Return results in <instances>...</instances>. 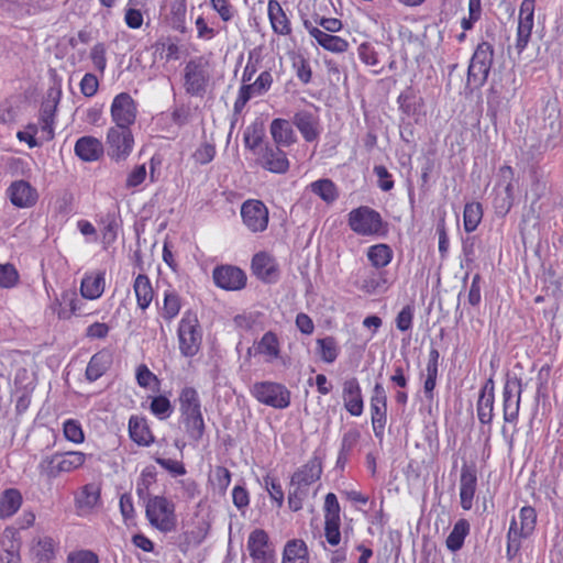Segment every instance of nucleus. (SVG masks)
Returning a JSON list of instances; mask_svg holds the SVG:
<instances>
[{"mask_svg": "<svg viewBox=\"0 0 563 563\" xmlns=\"http://www.w3.org/2000/svg\"><path fill=\"white\" fill-rule=\"evenodd\" d=\"M55 0H14L7 9L20 18L36 15L55 8Z\"/></svg>", "mask_w": 563, "mask_h": 563, "instance_id": "23", "label": "nucleus"}, {"mask_svg": "<svg viewBox=\"0 0 563 563\" xmlns=\"http://www.w3.org/2000/svg\"><path fill=\"white\" fill-rule=\"evenodd\" d=\"M181 301L179 295L175 290H166L164 294L163 308L161 310L162 317L166 321L173 320L180 310Z\"/></svg>", "mask_w": 563, "mask_h": 563, "instance_id": "45", "label": "nucleus"}, {"mask_svg": "<svg viewBox=\"0 0 563 563\" xmlns=\"http://www.w3.org/2000/svg\"><path fill=\"white\" fill-rule=\"evenodd\" d=\"M36 558L40 561H51L55 555V543L51 537H44L36 543Z\"/></svg>", "mask_w": 563, "mask_h": 563, "instance_id": "56", "label": "nucleus"}, {"mask_svg": "<svg viewBox=\"0 0 563 563\" xmlns=\"http://www.w3.org/2000/svg\"><path fill=\"white\" fill-rule=\"evenodd\" d=\"M324 521L341 522L340 504L333 493H328L324 498Z\"/></svg>", "mask_w": 563, "mask_h": 563, "instance_id": "54", "label": "nucleus"}, {"mask_svg": "<svg viewBox=\"0 0 563 563\" xmlns=\"http://www.w3.org/2000/svg\"><path fill=\"white\" fill-rule=\"evenodd\" d=\"M357 54L358 58L362 63H364L367 66H377L379 64L378 54L375 49V47L371 43H362L357 47Z\"/></svg>", "mask_w": 563, "mask_h": 563, "instance_id": "62", "label": "nucleus"}, {"mask_svg": "<svg viewBox=\"0 0 563 563\" xmlns=\"http://www.w3.org/2000/svg\"><path fill=\"white\" fill-rule=\"evenodd\" d=\"M210 5L223 22H230L236 15V9L230 0H210Z\"/></svg>", "mask_w": 563, "mask_h": 563, "instance_id": "55", "label": "nucleus"}, {"mask_svg": "<svg viewBox=\"0 0 563 563\" xmlns=\"http://www.w3.org/2000/svg\"><path fill=\"white\" fill-rule=\"evenodd\" d=\"M7 196L13 206L22 209L33 207L38 199L37 190L23 179L11 183Z\"/></svg>", "mask_w": 563, "mask_h": 563, "instance_id": "20", "label": "nucleus"}, {"mask_svg": "<svg viewBox=\"0 0 563 563\" xmlns=\"http://www.w3.org/2000/svg\"><path fill=\"white\" fill-rule=\"evenodd\" d=\"M41 476L52 481L62 474L57 453L44 456L37 465Z\"/></svg>", "mask_w": 563, "mask_h": 563, "instance_id": "47", "label": "nucleus"}, {"mask_svg": "<svg viewBox=\"0 0 563 563\" xmlns=\"http://www.w3.org/2000/svg\"><path fill=\"white\" fill-rule=\"evenodd\" d=\"M477 486L476 471L473 467L464 465L460 477V499L464 510L473 507V499Z\"/></svg>", "mask_w": 563, "mask_h": 563, "instance_id": "24", "label": "nucleus"}, {"mask_svg": "<svg viewBox=\"0 0 563 563\" xmlns=\"http://www.w3.org/2000/svg\"><path fill=\"white\" fill-rule=\"evenodd\" d=\"M292 487L288 494V506L292 511L302 509V503L309 494V489L298 485H290Z\"/></svg>", "mask_w": 563, "mask_h": 563, "instance_id": "59", "label": "nucleus"}, {"mask_svg": "<svg viewBox=\"0 0 563 563\" xmlns=\"http://www.w3.org/2000/svg\"><path fill=\"white\" fill-rule=\"evenodd\" d=\"M494 404L495 383L490 377L481 388L476 404L477 418L482 424H492L494 419Z\"/></svg>", "mask_w": 563, "mask_h": 563, "instance_id": "21", "label": "nucleus"}, {"mask_svg": "<svg viewBox=\"0 0 563 563\" xmlns=\"http://www.w3.org/2000/svg\"><path fill=\"white\" fill-rule=\"evenodd\" d=\"M67 563H99V556L91 550H76L68 553Z\"/></svg>", "mask_w": 563, "mask_h": 563, "instance_id": "64", "label": "nucleus"}, {"mask_svg": "<svg viewBox=\"0 0 563 563\" xmlns=\"http://www.w3.org/2000/svg\"><path fill=\"white\" fill-rule=\"evenodd\" d=\"M255 353L265 357L266 363H273L280 357V342L276 333L267 331L255 344Z\"/></svg>", "mask_w": 563, "mask_h": 563, "instance_id": "29", "label": "nucleus"}, {"mask_svg": "<svg viewBox=\"0 0 563 563\" xmlns=\"http://www.w3.org/2000/svg\"><path fill=\"white\" fill-rule=\"evenodd\" d=\"M494 57L493 45L488 42H482L477 45L468 66L467 84L474 87H481L487 80Z\"/></svg>", "mask_w": 563, "mask_h": 563, "instance_id": "5", "label": "nucleus"}, {"mask_svg": "<svg viewBox=\"0 0 563 563\" xmlns=\"http://www.w3.org/2000/svg\"><path fill=\"white\" fill-rule=\"evenodd\" d=\"M263 132L257 126H249L244 132V144L245 147L253 151L256 155V152L263 147L262 145Z\"/></svg>", "mask_w": 563, "mask_h": 563, "instance_id": "58", "label": "nucleus"}, {"mask_svg": "<svg viewBox=\"0 0 563 563\" xmlns=\"http://www.w3.org/2000/svg\"><path fill=\"white\" fill-rule=\"evenodd\" d=\"M93 68L103 74L107 67V47L104 43L95 44L89 53Z\"/></svg>", "mask_w": 563, "mask_h": 563, "instance_id": "52", "label": "nucleus"}, {"mask_svg": "<svg viewBox=\"0 0 563 563\" xmlns=\"http://www.w3.org/2000/svg\"><path fill=\"white\" fill-rule=\"evenodd\" d=\"M269 131L275 145L288 147L296 142V134L287 120L274 119Z\"/></svg>", "mask_w": 563, "mask_h": 563, "instance_id": "31", "label": "nucleus"}, {"mask_svg": "<svg viewBox=\"0 0 563 563\" xmlns=\"http://www.w3.org/2000/svg\"><path fill=\"white\" fill-rule=\"evenodd\" d=\"M106 143L108 147V156L111 159L115 162L125 161L134 147V136L131 128H109Z\"/></svg>", "mask_w": 563, "mask_h": 563, "instance_id": "6", "label": "nucleus"}, {"mask_svg": "<svg viewBox=\"0 0 563 563\" xmlns=\"http://www.w3.org/2000/svg\"><path fill=\"white\" fill-rule=\"evenodd\" d=\"M65 438L74 443H81L85 440L84 431L79 421L67 419L63 424Z\"/></svg>", "mask_w": 563, "mask_h": 563, "instance_id": "53", "label": "nucleus"}, {"mask_svg": "<svg viewBox=\"0 0 563 563\" xmlns=\"http://www.w3.org/2000/svg\"><path fill=\"white\" fill-rule=\"evenodd\" d=\"M318 352L325 363H333L339 356V346L333 336H325L317 340Z\"/></svg>", "mask_w": 563, "mask_h": 563, "instance_id": "46", "label": "nucleus"}, {"mask_svg": "<svg viewBox=\"0 0 563 563\" xmlns=\"http://www.w3.org/2000/svg\"><path fill=\"white\" fill-rule=\"evenodd\" d=\"M74 151L81 161L96 162L103 155V144L99 139L86 135L76 141Z\"/></svg>", "mask_w": 563, "mask_h": 563, "instance_id": "26", "label": "nucleus"}, {"mask_svg": "<svg viewBox=\"0 0 563 563\" xmlns=\"http://www.w3.org/2000/svg\"><path fill=\"white\" fill-rule=\"evenodd\" d=\"M206 62L200 58L190 59L185 66V89L191 96H201L206 91L208 71Z\"/></svg>", "mask_w": 563, "mask_h": 563, "instance_id": "12", "label": "nucleus"}, {"mask_svg": "<svg viewBox=\"0 0 563 563\" xmlns=\"http://www.w3.org/2000/svg\"><path fill=\"white\" fill-rule=\"evenodd\" d=\"M246 548L254 563H276L275 550L264 529H254L249 534Z\"/></svg>", "mask_w": 563, "mask_h": 563, "instance_id": "11", "label": "nucleus"}, {"mask_svg": "<svg viewBox=\"0 0 563 563\" xmlns=\"http://www.w3.org/2000/svg\"><path fill=\"white\" fill-rule=\"evenodd\" d=\"M211 482L223 494L231 483V472L224 466H216L211 474Z\"/></svg>", "mask_w": 563, "mask_h": 563, "instance_id": "57", "label": "nucleus"}, {"mask_svg": "<svg viewBox=\"0 0 563 563\" xmlns=\"http://www.w3.org/2000/svg\"><path fill=\"white\" fill-rule=\"evenodd\" d=\"M57 456L62 473L73 472L81 467L86 462V454L78 451L57 453Z\"/></svg>", "mask_w": 563, "mask_h": 563, "instance_id": "44", "label": "nucleus"}, {"mask_svg": "<svg viewBox=\"0 0 563 563\" xmlns=\"http://www.w3.org/2000/svg\"><path fill=\"white\" fill-rule=\"evenodd\" d=\"M522 379L517 376H507L503 389V411L505 422L516 423L519 417Z\"/></svg>", "mask_w": 563, "mask_h": 563, "instance_id": "7", "label": "nucleus"}, {"mask_svg": "<svg viewBox=\"0 0 563 563\" xmlns=\"http://www.w3.org/2000/svg\"><path fill=\"white\" fill-rule=\"evenodd\" d=\"M294 124L307 142H312L319 136L318 118L310 111L297 112L294 117Z\"/></svg>", "mask_w": 563, "mask_h": 563, "instance_id": "30", "label": "nucleus"}, {"mask_svg": "<svg viewBox=\"0 0 563 563\" xmlns=\"http://www.w3.org/2000/svg\"><path fill=\"white\" fill-rule=\"evenodd\" d=\"M251 394L258 402L275 409H285L291 401L290 390L276 382H256L251 387Z\"/></svg>", "mask_w": 563, "mask_h": 563, "instance_id": "4", "label": "nucleus"}, {"mask_svg": "<svg viewBox=\"0 0 563 563\" xmlns=\"http://www.w3.org/2000/svg\"><path fill=\"white\" fill-rule=\"evenodd\" d=\"M179 351L186 357L195 356L202 343V330L197 314L192 311H186L178 324L177 330Z\"/></svg>", "mask_w": 563, "mask_h": 563, "instance_id": "2", "label": "nucleus"}, {"mask_svg": "<svg viewBox=\"0 0 563 563\" xmlns=\"http://www.w3.org/2000/svg\"><path fill=\"white\" fill-rule=\"evenodd\" d=\"M351 229L362 235L377 234L383 225L380 214L374 209L363 206L349 213Z\"/></svg>", "mask_w": 563, "mask_h": 563, "instance_id": "9", "label": "nucleus"}, {"mask_svg": "<svg viewBox=\"0 0 563 563\" xmlns=\"http://www.w3.org/2000/svg\"><path fill=\"white\" fill-rule=\"evenodd\" d=\"M342 398L345 410L353 417H360L364 411L362 388L356 377L346 378L342 384Z\"/></svg>", "mask_w": 563, "mask_h": 563, "instance_id": "19", "label": "nucleus"}, {"mask_svg": "<svg viewBox=\"0 0 563 563\" xmlns=\"http://www.w3.org/2000/svg\"><path fill=\"white\" fill-rule=\"evenodd\" d=\"M180 418L201 415V400L194 387H184L178 397Z\"/></svg>", "mask_w": 563, "mask_h": 563, "instance_id": "28", "label": "nucleus"}, {"mask_svg": "<svg viewBox=\"0 0 563 563\" xmlns=\"http://www.w3.org/2000/svg\"><path fill=\"white\" fill-rule=\"evenodd\" d=\"M514 177L512 167L504 165L499 168L498 179L492 191L493 207L499 217H505L514 205Z\"/></svg>", "mask_w": 563, "mask_h": 563, "instance_id": "3", "label": "nucleus"}, {"mask_svg": "<svg viewBox=\"0 0 563 563\" xmlns=\"http://www.w3.org/2000/svg\"><path fill=\"white\" fill-rule=\"evenodd\" d=\"M529 538L517 532V519L514 517L507 532L506 556L508 561H514L519 554L522 547V540Z\"/></svg>", "mask_w": 563, "mask_h": 563, "instance_id": "40", "label": "nucleus"}, {"mask_svg": "<svg viewBox=\"0 0 563 563\" xmlns=\"http://www.w3.org/2000/svg\"><path fill=\"white\" fill-rule=\"evenodd\" d=\"M309 188L328 205L333 203L339 197L335 184L329 178L318 179L311 183Z\"/></svg>", "mask_w": 563, "mask_h": 563, "instance_id": "38", "label": "nucleus"}, {"mask_svg": "<svg viewBox=\"0 0 563 563\" xmlns=\"http://www.w3.org/2000/svg\"><path fill=\"white\" fill-rule=\"evenodd\" d=\"M243 224L253 233H260L267 229L269 212L265 203L257 199H247L241 206Z\"/></svg>", "mask_w": 563, "mask_h": 563, "instance_id": "10", "label": "nucleus"}, {"mask_svg": "<svg viewBox=\"0 0 563 563\" xmlns=\"http://www.w3.org/2000/svg\"><path fill=\"white\" fill-rule=\"evenodd\" d=\"M104 272L85 275L80 285L81 296L90 300L98 299L104 291Z\"/></svg>", "mask_w": 563, "mask_h": 563, "instance_id": "32", "label": "nucleus"}, {"mask_svg": "<svg viewBox=\"0 0 563 563\" xmlns=\"http://www.w3.org/2000/svg\"><path fill=\"white\" fill-rule=\"evenodd\" d=\"M267 15L274 33L283 36L291 34V23L277 0H268Z\"/></svg>", "mask_w": 563, "mask_h": 563, "instance_id": "25", "label": "nucleus"}, {"mask_svg": "<svg viewBox=\"0 0 563 563\" xmlns=\"http://www.w3.org/2000/svg\"><path fill=\"white\" fill-rule=\"evenodd\" d=\"M139 0H128L124 8V22L129 29H141L144 23V15L140 8Z\"/></svg>", "mask_w": 563, "mask_h": 563, "instance_id": "43", "label": "nucleus"}, {"mask_svg": "<svg viewBox=\"0 0 563 563\" xmlns=\"http://www.w3.org/2000/svg\"><path fill=\"white\" fill-rule=\"evenodd\" d=\"M367 257L373 266L379 268L390 263L393 253L390 249H368Z\"/></svg>", "mask_w": 563, "mask_h": 563, "instance_id": "60", "label": "nucleus"}, {"mask_svg": "<svg viewBox=\"0 0 563 563\" xmlns=\"http://www.w3.org/2000/svg\"><path fill=\"white\" fill-rule=\"evenodd\" d=\"M137 103L128 92L118 93L110 106L113 126L131 128L137 117Z\"/></svg>", "mask_w": 563, "mask_h": 563, "instance_id": "8", "label": "nucleus"}, {"mask_svg": "<svg viewBox=\"0 0 563 563\" xmlns=\"http://www.w3.org/2000/svg\"><path fill=\"white\" fill-rule=\"evenodd\" d=\"M133 289L139 308L142 310L147 309L154 296L150 278L145 274H139L134 280Z\"/></svg>", "mask_w": 563, "mask_h": 563, "instance_id": "36", "label": "nucleus"}, {"mask_svg": "<svg viewBox=\"0 0 563 563\" xmlns=\"http://www.w3.org/2000/svg\"><path fill=\"white\" fill-rule=\"evenodd\" d=\"M129 434L133 442L141 446H150L154 443L153 435L146 419L139 416H131L129 419Z\"/></svg>", "mask_w": 563, "mask_h": 563, "instance_id": "27", "label": "nucleus"}, {"mask_svg": "<svg viewBox=\"0 0 563 563\" xmlns=\"http://www.w3.org/2000/svg\"><path fill=\"white\" fill-rule=\"evenodd\" d=\"M214 284L224 290H241L246 285V274L238 266L221 265L213 269Z\"/></svg>", "mask_w": 563, "mask_h": 563, "instance_id": "15", "label": "nucleus"}, {"mask_svg": "<svg viewBox=\"0 0 563 563\" xmlns=\"http://www.w3.org/2000/svg\"><path fill=\"white\" fill-rule=\"evenodd\" d=\"M470 533V522L466 519H459L446 538L445 544L451 552L462 549L465 538Z\"/></svg>", "mask_w": 563, "mask_h": 563, "instance_id": "37", "label": "nucleus"}, {"mask_svg": "<svg viewBox=\"0 0 563 563\" xmlns=\"http://www.w3.org/2000/svg\"><path fill=\"white\" fill-rule=\"evenodd\" d=\"M150 409L161 420L169 418L174 410L170 400L163 395L152 398Z\"/></svg>", "mask_w": 563, "mask_h": 563, "instance_id": "51", "label": "nucleus"}, {"mask_svg": "<svg viewBox=\"0 0 563 563\" xmlns=\"http://www.w3.org/2000/svg\"><path fill=\"white\" fill-rule=\"evenodd\" d=\"M111 363L112 355L110 352L102 350L93 354L86 368V378L89 382H96L108 371Z\"/></svg>", "mask_w": 563, "mask_h": 563, "instance_id": "33", "label": "nucleus"}, {"mask_svg": "<svg viewBox=\"0 0 563 563\" xmlns=\"http://www.w3.org/2000/svg\"><path fill=\"white\" fill-rule=\"evenodd\" d=\"M517 519V532L530 537L537 525V511L531 506H525L519 510Z\"/></svg>", "mask_w": 563, "mask_h": 563, "instance_id": "41", "label": "nucleus"}, {"mask_svg": "<svg viewBox=\"0 0 563 563\" xmlns=\"http://www.w3.org/2000/svg\"><path fill=\"white\" fill-rule=\"evenodd\" d=\"M273 84L271 71L265 70L252 84L243 85L239 90V96L234 102V109L241 110L250 99L262 96L269 90Z\"/></svg>", "mask_w": 563, "mask_h": 563, "instance_id": "18", "label": "nucleus"}, {"mask_svg": "<svg viewBox=\"0 0 563 563\" xmlns=\"http://www.w3.org/2000/svg\"><path fill=\"white\" fill-rule=\"evenodd\" d=\"M181 422L189 440L195 444H198L202 440L206 432V423L202 413L181 418Z\"/></svg>", "mask_w": 563, "mask_h": 563, "instance_id": "39", "label": "nucleus"}, {"mask_svg": "<svg viewBox=\"0 0 563 563\" xmlns=\"http://www.w3.org/2000/svg\"><path fill=\"white\" fill-rule=\"evenodd\" d=\"M19 280V274L12 264H0V287L11 288Z\"/></svg>", "mask_w": 563, "mask_h": 563, "instance_id": "63", "label": "nucleus"}, {"mask_svg": "<svg viewBox=\"0 0 563 563\" xmlns=\"http://www.w3.org/2000/svg\"><path fill=\"white\" fill-rule=\"evenodd\" d=\"M23 498L16 488H8L0 496V518L7 519L18 512Z\"/></svg>", "mask_w": 563, "mask_h": 563, "instance_id": "35", "label": "nucleus"}, {"mask_svg": "<svg viewBox=\"0 0 563 563\" xmlns=\"http://www.w3.org/2000/svg\"><path fill=\"white\" fill-rule=\"evenodd\" d=\"M544 289L548 296L559 299L562 296V278L549 271L544 277Z\"/></svg>", "mask_w": 563, "mask_h": 563, "instance_id": "61", "label": "nucleus"}, {"mask_svg": "<svg viewBox=\"0 0 563 563\" xmlns=\"http://www.w3.org/2000/svg\"><path fill=\"white\" fill-rule=\"evenodd\" d=\"M254 276L265 284H274L279 279V266L273 255L266 251L256 253L251 263Z\"/></svg>", "mask_w": 563, "mask_h": 563, "instance_id": "14", "label": "nucleus"}, {"mask_svg": "<svg viewBox=\"0 0 563 563\" xmlns=\"http://www.w3.org/2000/svg\"><path fill=\"white\" fill-rule=\"evenodd\" d=\"M483 217L482 206L478 202L466 203L464 208V227L465 230L474 231L479 224Z\"/></svg>", "mask_w": 563, "mask_h": 563, "instance_id": "50", "label": "nucleus"}, {"mask_svg": "<svg viewBox=\"0 0 563 563\" xmlns=\"http://www.w3.org/2000/svg\"><path fill=\"white\" fill-rule=\"evenodd\" d=\"M280 147L275 144L261 147L256 152L258 165L271 173L285 174L289 169V161Z\"/></svg>", "mask_w": 563, "mask_h": 563, "instance_id": "13", "label": "nucleus"}, {"mask_svg": "<svg viewBox=\"0 0 563 563\" xmlns=\"http://www.w3.org/2000/svg\"><path fill=\"white\" fill-rule=\"evenodd\" d=\"M100 232L102 235L103 244H112L115 241L118 231H119V222L113 214H107L100 223Z\"/></svg>", "mask_w": 563, "mask_h": 563, "instance_id": "49", "label": "nucleus"}, {"mask_svg": "<svg viewBox=\"0 0 563 563\" xmlns=\"http://www.w3.org/2000/svg\"><path fill=\"white\" fill-rule=\"evenodd\" d=\"M282 563H309V552L305 541L289 540L285 544Z\"/></svg>", "mask_w": 563, "mask_h": 563, "instance_id": "34", "label": "nucleus"}, {"mask_svg": "<svg viewBox=\"0 0 563 563\" xmlns=\"http://www.w3.org/2000/svg\"><path fill=\"white\" fill-rule=\"evenodd\" d=\"M100 500V488L95 484H87L76 497V506L79 509L91 510Z\"/></svg>", "mask_w": 563, "mask_h": 563, "instance_id": "42", "label": "nucleus"}, {"mask_svg": "<svg viewBox=\"0 0 563 563\" xmlns=\"http://www.w3.org/2000/svg\"><path fill=\"white\" fill-rule=\"evenodd\" d=\"M369 410L373 432L377 439L382 440L387 423V407L369 406Z\"/></svg>", "mask_w": 563, "mask_h": 563, "instance_id": "48", "label": "nucleus"}, {"mask_svg": "<svg viewBox=\"0 0 563 563\" xmlns=\"http://www.w3.org/2000/svg\"><path fill=\"white\" fill-rule=\"evenodd\" d=\"M145 516L150 525L163 533L177 528L175 504L164 496L150 497L145 504Z\"/></svg>", "mask_w": 563, "mask_h": 563, "instance_id": "1", "label": "nucleus"}, {"mask_svg": "<svg viewBox=\"0 0 563 563\" xmlns=\"http://www.w3.org/2000/svg\"><path fill=\"white\" fill-rule=\"evenodd\" d=\"M303 26L323 49L335 54L345 53L349 49V42L345 38L322 31L313 25L311 20H305Z\"/></svg>", "mask_w": 563, "mask_h": 563, "instance_id": "17", "label": "nucleus"}, {"mask_svg": "<svg viewBox=\"0 0 563 563\" xmlns=\"http://www.w3.org/2000/svg\"><path fill=\"white\" fill-rule=\"evenodd\" d=\"M322 474V461L317 452L313 456L298 468L290 478V485H298L309 489V487L316 483Z\"/></svg>", "mask_w": 563, "mask_h": 563, "instance_id": "22", "label": "nucleus"}, {"mask_svg": "<svg viewBox=\"0 0 563 563\" xmlns=\"http://www.w3.org/2000/svg\"><path fill=\"white\" fill-rule=\"evenodd\" d=\"M534 19V0H523L519 9L516 48L521 53L528 45Z\"/></svg>", "mask_w": 563, "mask_h": 563, "instance_id": "16", "label": "nucleus"}]
</instances>
